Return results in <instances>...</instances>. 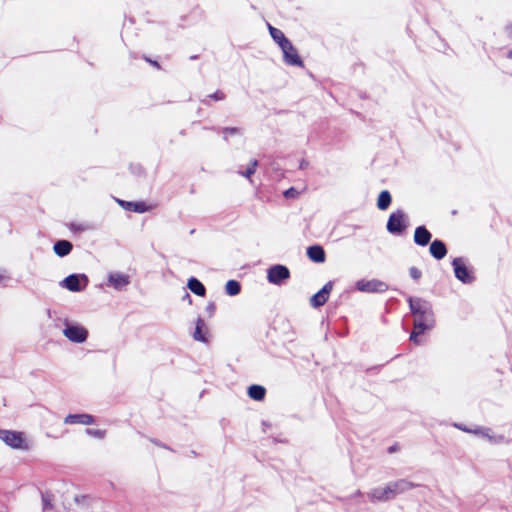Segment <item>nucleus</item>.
Masks as SVG:
<instances>
[{"label": "nucleus", "instance_id": "nucleus-29", "mask_svg": "<svg viewBox=\"0 0 512 512\" xmlns=\"http://www.w3.org/2000/svg\"><path fill=\"white\" fill-rule=\"evenodd\" d=\"M222 132H223L224 138L227 139L228 135L239 134L240 130L238 128H235V127H227V128H224Z\"/></svg>", "mask_w": 512, "mask_h": 512}, {"label": "nucleus", "instance_id": "nucleus-34", "mask_svg": "<svg viewBox=\"0 0 512 512\" xmlns=\"http://www.w3.org/2000/svg\"><path fill=\"white\" fill-rule=\"evenodd\" d=\"M305 167H306V163H305V162H302V163L300 164V168H301V169H303V168H305Z\"/></svg>", "mask_w": 512, "mask_h": 512}, {"label": "nucleus", "instance_id": "nucleus-30", "mask_svg": "<svg viewBox=\"0 0 512 512\" xmlns=\"http://www.w3.org/2000/svg\"><path fill=\"white\" fill-rule=\"evenodd\" d=\"M409 274H410L411 278L414 280H419L422 276V272L416 267H411L409 269Z\"/></svg>", "mask_w": 512, "mask_h": 512}, {"label": "nucleus", "instance_id": "nucleus-27", "mask_svg": "<svg viewBox=\"0 0 512 512\" xmlns=\"http://www.w3.org/2000/svg\"><path fill=\"white\" fill-rule=\"evenodd\" d=\"M86 433L91 437H95V438H99V439H102L105 436V431L100 430V429L88 428V429H86Z\"/></svg>", "mask_w": 512, "mask_h": 512}, {"label": "nucleus", "instance_id": "nucleus-35", "mask_svg": "<svg viewBox=\"0 0 512 512\" xmlns=\"http://www.w3.org/2000/svg\"><path fill=\"white\" fill-rule=\"evenodd\" d=\"M361 495V491L358 490L356 493H355V496H360Z\"/></svg>", "mask_w": 512, "mask_h": 512}, {"label": "nucleus", "instance_id": "nucleus-10", "mask_svg": "<svg viewBox=\"0 0 512 512\" xmlns=\"http://www.w3.org/2000/svg\"><path fill=\"white\" fill-rule=\"evenodd\" d=\"M408 303L414 317L433 312L430 303L421 298L409 297Z\"/></svg>", "mask_w": 512, "mask_h": 512}, {"label": "nucleus", "instance_id": "nucleus-5", "mask_svg": "<svg viewBox=\"0 0 512 512\" xmlns=\"http://www.w3.org/2000/svg\"><path fill=\"white\" fill-rule=\"evenodd\" d=\"M0 439L13 449L26 448L24 435L21 432L0 429Z\"/></svg>", "mask_w": 512, "mask_h": 512}, {"label": "nucleus", "instance_id": "nucleus-23", "mask_svg": "<svg viewBox=\"0 0 512 512\" xmlns=\"http://www.w3.org/2000/svg\"><path fill=\"white\" fill-rule=\"evenodd\" d=\"M204 328H205V322H204V320L199 318L196 321V327H195V331L193 333V338L196 341H200V342H206L207 341V339L205 337V334L203 332Z\"/></svg>", "mask_w": 512, "mask_h": 512}, {"label": "nucleus", "instance_id": "nucleus-26", "mask_svg": "<svg viewBox=\"0 0 512 512\" xmlns=\"http://www.w3.org/2000/svg\"><path fill=\"white\" fill-rule=\"evenodd\" d=\"M258 166V162L257 160H252L248 166V168L241 172V175L246 177V178H250L256 171V168Z\"/></svg>", "mask_w": 512, "mask_h": 512}, {"label": "nucleus", "instance_id": "nucleus-22", "mask_svg": "<svg viewBox=\"0 0 512 512\" xmlns=\"http://www.w3.org/2000/svg\"><path fill=\"white\" fill-rule=\"evenodd\" d=\"M391 204V195L387 190L382 191L377 200V207L380 210H386Z\"/></svg>", "mask_w": 512, "mask_h": 512}, {"label": "nucleus", "instance_id": "nucleus-36", "mask_svg": "<svg viewBox=\"0 0 512 512\" xmlns=\"http://www.w3.org/2000/svg\"><path fill=\"white\" fill-rule=\"evenodd\" d=\"M509 58H512V50L509 52Z\"/></svg>", "mask_w": 512, "mask_h": 512}, {"label": "nucleus", "instance_id": "nucleus-21", "mask_svg": "<svg viewBox=\"0 0 512 512\" xmlns=\"http://www.w3.org/2000/svg\"><path fill=\"white\" fill-rule=\"evenodd\" d=\"M266 390L260 385H251L248 389V395L250 398L260 401L265 397Z\"/></svg>", "mask_w": 512, "mask_h": 512}, {"label": "nucleus", "instance_id": "nucleus-14", "mask_svg": "<svg viewBox=\"0 0 512 512\" xmlns=\"http://www.w3.org/2000/svg\"><path fill=\"white\" fill-rule=\"evenodd\" d=\"M431 233L425 226H419L414 232V242L420 246H426L431 240Z\"/></svg>", "mask_w": 512, "mask_h": 512}, {"label": "nucleus", "instance_id": "nucleus-7", "mask_svg": "<svg viewBox=\"0 0 512 512\" xmlns=\"http://www.w3.org/2000/svg\"><path fill=\"white\" fill-rule=\"evenodd\" d=\"M406 228V216L403 211L398 210L389 216L387 230L393 234H400Z\"/></svg>", "mask_w": 512, "mask_h": 512}, {"label": "nucleus", "instance_id": "nucleus-28", "mask_svg": "<svg viewBox=\"0 0 512 512\" xmlns=\"http://www.w3.org/2000/svg\"><path fill=\"white\" fill-rule=\"evenodd\" d=\"M42 506L44 510H48L52 508V498L49 494H42Z\"/></svg>", "mask_w": 512, "mask_h": 512}, {"label": "nucleus", "instance_id": "nucleus-8", "mask_svg": "<svg viewBox=\"0 0 512 512\" xmlns=\"http://www.w3.org/2000/svg\"><path fill=\"white\" fill-rule=\"evenodd\" d=\"M290 272L283 265H274L268 270L267 278L272 284L280 285L284 280L288 279Z\"/></svg>", "mask_w": 512, "mask_h": 512}, {"label": "nucleus", "instance_id": "nucleus-9", "mask_svg": "<svg viewBox=\"0 0 512 512\" xmlns=\"http://www.w3.org/2000/svg\"><path fill=\"white\" fill-rule=\"evenodd\" d=\"M332 289L333 282H327L320 291H318L311 297L310 305L314 308H319L323 306L327 302Z\"/></svg>", "mask_w": 512, "mask_h": 512}, {"label": "nucleus", "instance_id": "nucleus-15", "mask_svg": "<svg viewBox=\"0 0 512 512\" xmlns=\"http://www.w3.org/2000/svg\"><path fill=\"white\" fill-rule=\"evenodd\" d=\"M429 251L431 255L437 260L443 259L447 254L446 245L443 241L437 239L430 244Z\"/></svg>", "mask_w": 512, "mask_h": 512}, {"label": "nucleus", "instance_id": "nucleus-31", "mask_svg": "<svg viewBox=\"0 0 512 512\" xmlns=\"http://www.w3.org/2000/svg\"><path fill=\"white\" fill-rule=\"evenodd\" d=\"M298 195H299V192L295 188H293V187L287 189L284 192L285 198H297Z\"/></svg>", "mask_w": 512, "mask_h": 512}, {"label": "nucleus", "instance_id": "nucleus-1", "mask_svg": "<svg viewBox=\"0 0 512 512\" xmlns=\"http://www.w3.org/2000/svg\"><path fill=\"white\" fill-rule=\"evenodd\" d=\"M414 486L415 485L413 483L404 479H400L397 481L389 482L384 487H376L371 489L367 496L372 503L386 502L393 499L398 494H402L412 489Z\"/></svg>", "mask_w": 512, "mask_h": 512}, {"label": "nucleus", "instance_id": "nucleus-17", "mask_svg": "<svg viewBox=\"0 0 512 512\" xmlns=\"http://www.w3.org/2000/svg\"><path fill=\"white\" fill-rule=\"evenodd\" d=\"M307 255L312 261H314L316 263H321V262H324V260H325L324 249L318 245L309 247L307 249Z\"/></svg>", "mask_w": 512, "mask_h": 512}, {"label": "nucleus", "instance_id": "nucleus-37", "mask_svg": "<svg viewBox=\"0 0 512 512\" xmlns=\"http://www.w3.org/2000/svg\"><path fill=\"white\" fill-rule=\"evenodd\" d=\"M2 279H3V276H2V275H0V281H1Z\"/></svg>", "mask_w": 512, "mask_h": 512}, {"label": "nucleus", "instance_id": "nucleus-20", "mask_svg": "<svg viewBox=\"0 0 512 512\" xmlns=\"http://www.w3.org/2000/svg\"><path fill=\"white\" fill-rule=\"evenodd\" d=\"M188 288L197 296H204L206 289L204 285L196 278H190L187 283Z\"/></svg>", "mask_w": 512, "mask_h": 512}, {"label": "nucleus", "instance_id": "nucleus-11", "mask_svg": "<svg viewBox=\"0 0 512 512\" xmlns=\"http://www.w3.org/2000/svg\"><path fill=\"white\" fill-rule=\"evenodd\" d=\"M281 50L283 52L285 63L292 66L303 67V61L291 41L288 42L287 48L283 46L281 47Z\"/></svg>", "mask_w": 512, "mask_h": 512}, {"label": "nucleus", "instance_id": "nucleus-32", "mask_svg": "<svg viewBox=\"0 0 512 512\" xmlns=\"http://www.w3.org/2000/svg\"><path fill=\"white\" fill-rule=\"evenodd\" d=\"M208 97L215 101H219V100H223L225 98V94L221 91H217L213 94H210Z\"/></svg>", "mask_w": 512, "mask_h": 512}, {"label": "nucleus", "instance_id": "nucleus-13", "mask_svg": "<svg viewBox=\"0 0 512 512\" xmlns=\"http://www.w3.org/2000/svg\"><path fill=\"white\" fill-rule=\"evenodd\" d=\"M64 423L91 425L94 423V418L89 414H69L65 417Z\"/></svg>", "mask_w": 512, "mask_h": 512}, {"label": "nucleus", "instance_id": "nucleus-2", "mask_svg": "<svg viewBox=\"0 0 512 512\" xmlns=\"http://www.w3.org/2000/svg\"><path fill=\"white\" fill-rule=\"evenodd\" d=\"M435 320L433 312L426 313L424 315H417L414 317V330L410 335V340L414 343H419L417 338L420 334L426 330H430L434 327Z\"/></svg>", "mask_w": 512, "mask_h": 512}, {"label": "nucleus", "instance_id": "nucleus-18", "mask_svg": "<svg viewBox=\"0 0 512 512\" xmlns=\"http://www.w3.org/2000/svg\"><path fill=\"white\" fill-rule=\"evenodd\" d=\"M63 286L70 291L78 292L82 290L80 277L76 274L69 275L63 280Z\"/></svg>", "mask_w": 512, "mask_h": 512}, {"label": "nucleus", "instance_id": "nucleus-16", "mask_svg": "<svg viewBox=\"0 0 512 512\" xmlns=\"http://www.w3.org/2000/svg\"><path fill=\"white\" fill-rule=\"evenodd\" d=\"M268 29H269L271 37L279 45V47L281 48L284 46L287 48L288 42L290 40H288L285 37L284 33L280 29L275 28V27L271 26L270 24L268 25Z\"/></svg>", "mask_w": 512, "mask_h": 512}, {"label": "nucleus", "instance_id": "nucleus-33", "mask_svg": "<svg viewBox=\"0 0 512 512\" xmlns=\"http://www.w3.org/2000/svg\"><path fill=\"white\" fill-rule=\"evenodd\" d=\"M206 311H207L210 315H212V314L214 313V311H215V305H214V303H209V304L207 305V307H206Z\"/></svg>", "mask_w": 512, "mask_h": 512}, {"label": "nucleus", "instance_id": "nucleus-6", "mask_svg": "<svg viewBox=\"0 0 512 512\" xmlns=\"http://www.w3.org/2000/svg\"><path fill=\"white\" fill-rule=\"evenodd\" d=\"M356 289L365 293H382L388 289V285L380 280H359L356 282Z\"/></svg>", "mask_w": 512, "mask_h": 512}, {"label": "nucleus", "instance_id": "nucleus-24", "mask_svg": "<svg viewBox=\"0 0 512 512\" xmlns=\"http://www.w3.org/2000/svg\"><path fill=\"white\" fill-rule=\"evenodd\" d=\"M119 203L128 210L143 213L147 210L146 205L142 202H125L119 201Z\"/></svg>", "mask_w": 512, "mask_h": 512}, {"label": "nucleus", "instance_id": "nucleus-3", "mask_svg": "<svg viewBox=\"0 0 512 512\" xmlns=\"http://www.w3.org/2000/svg\"><path fill=\"white\" fill-rule=\"evenodd\" d=\"M63 334L71 342L83 343L87 340L88 330L79 324L69 323L66 320Z\"/></svg>", "mask_w": 512, "mask_h": 512}, {"label": "nucleus", "instance_id": "nucleus-4", "mask_svg": "<svg viewBox=\"0 0 512 512\" xmlns=\"http://www.w3.org/2000/svg\"><path fill=\"white\" fill-rule=\"evenodd\" d=\"M455 277L464 284H470L474 281L472 270L469 269L463 258H455L452 261Z\"/></svg>", "mask_w": 512, "mask_h": 512}, {"label": "nucleus", "instance_id": "nucleus-25", "mask_svg": "<svg viewBox=\"0 0 512 512\" xmlns=\"http://www.w3.org/2000/svg\"><path fill=\"white\" fill-rule=\"evenodd\" d=\"M241 286L236 280H229L225 285V291L230 296H235L240 293Z\"/></svg>", "mask_w": 512, "mask_h": 512}, {"label": "nucleus", "instance_id": "nucleus-19", "mask_svg": "<svg viewBox=\"0 0 512 512\" xmlns=\"http://www.w3.org/2000/svg\"><path fill=\"white\" fill-rule=\"evenodd\" d=\"M72 244L67 240H59L54 244V252L60 256L64 257L68 255L72 250Z\"/></svg>", "mask_w": 512, "mask_h": 512}, {"label": "nucleus", "instance_id": "nucleus-12", "mask_svg": "<svg viewBox=\"0 0 512 512\" xmlns=\"http://www.w3.org/2000/svg\"><path fill=\"white\" fill-rule=\"evenodd\" d=\"M130 284V277L120 272H112L108 275V285L116 290H122Z\"/></svg>", "mask_w": 512, "mask_h": 512}]
</instances>
